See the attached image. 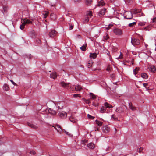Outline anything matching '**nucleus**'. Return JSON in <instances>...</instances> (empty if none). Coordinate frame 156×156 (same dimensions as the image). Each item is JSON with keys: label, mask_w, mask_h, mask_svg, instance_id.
I'll return each mask as SVG.
<instances>
[{"label": "nucleus", "mask_w": 156, "mask_h": 156, "mask_svg": "<svg viewBox=\"0 0 156 156\" xmlns=\"http://www.w3.org/2000/svg\"><path fill=\"white\" fill-rule=\"evenodd\" d=\"M3 10H4V12H5L7 11L8 9V7L6 6H3Z\"/></svg>", "instance_id": "39"}, {"label": "nucleus", "mask_w": 156, "mask_h": 156, "mask_svg": "<svg viewBox=\"0 0 156 156\" xmlns=\"http://www.w3.org/2000/svg\"><path fill=\"white\" fill-rule=\"evenodd\" d=\"M92 2V0H85V4L87 5H90Z\"/></svg>", "instance_id": "28"}, {"label": "nucleus", "mask_w": 156, "mask_h": 156, "mask_svg": "<svg viewBox=\"0 0 156 156\" xmlns=\"http://www.w3.org/2000/svg\"><path fill=\"white\" fill-rule=\"evenodd\" d=\"M90 98L93 99H94L96 98V97L95 95H94L92 93H90Z\"/></svg>", "instance_id": "31"}, {"label": "nucleus", "mask_w": 156, "mask_h": 156, "mask_svg": "<svg viewBox=\"0 0 156 156\" xmlns=\"http://www.w3.org/2000/svg\"><path fill=\"white\" fill-rule=\"evenodd\" d=\"M147 83H144L143 84V85L144 87H146L147 85Z\"/></svg>", "instance_id": "57"}, {"label": "nucleus", "mask_w": 156, "mask_h": 156, "mask_svg": "<svg viewBox=\"0 0 156 156\" xmlns=\"http://www.w3.org/2000/svg\"><path fill=\"white\" fill-rule=\"evenodd\" d=\"M73 96L74 97H80V94H74Z\"/></svg>", "instance_id": "44"}, {"label": "nucleus", "mask_w": 156, "mask_h": 156, "mask_svg": "<svg viewBox=\"0 0 156 156\" xmlns=\"http://www.w3.org/2000/svg\"><path fill=\"white\" fill-rule=\"evenodd\" d=\"M126 16L125 18H126L127 19H130L132 18L133 15L132 13L131 12H126Z\"/></svg>", "instance_id": "9"}, {"label": "nucleus", "mask_w": 156, "mask_h": 156, "mask_svg": "<svg viewBox=\"0 0 156 156\" xmlns=\"http://www.w3.org/2000/svg\"><path fill=\"white\" fill-rule=\"evenodd\" d=\"M69 119L70 121L73 123L76 122L77 121L76 118L72 115H71L70 116H69Z\"/></svg>", "instance_id": "11"}, {"label": "nucleus", "mask_w": 156, "mask_h": 156, "mask_svg": "<svg viewBox=\"0 0 156 156\" xmlns=\"http://www.w3.org/2000/svg\"><path fill=\"white\" fill-rule=\"evenodd\" d=\"M121 54H122V53H121V52H120V56L118 57V58H116L117 59H122V57L120 56L121 55Z\"/></svg>", "instance_id": "46"}, {"label": "nucleus", "mask_w": 156, "mask_h": 156, "mask_svg": "<svg viewBox=\"0 0 156 156\" xmlns=\"http://www.w3.org/2000/svg\"><path fill=\"white\" fill-rule=\"evenodd\" d=\"M95 122L96 124L99 126H101L103 125V122L99 120H96Z\"/></svg>", "instance_id": "24"}, {"label": "nucleus", "mask_w": 156, "mask_h": 156, "mask_svg": "<svg viewBox=\"0 0 156 156\" xmlns=\"http://www.w3.org/2000/svg\"><path fill=\"white\" fill-rule=\"evenodd\" d=\"M49 14V12L48 11H45L44 12L43 14V17L45 18L46 17L48 16Z\"/></svg>", "instance_id": "25"}, {"label": "nucleus", "mask_w": 156, "mask_h": 156, "mask_svg": "<svg viewBox=\"0 0 156 156\" xmlns=\"http://www.w3.org/2000/svg\"><path fill=\"white\" fill-rule=\"evenodd\" d=\"M140 11L139 10L137 11V10H133L132 11V12L134 14H136L138 12H140Z\"/></svg>", "instance_id": "37"}, {"label": "nucleus", "mask_w": 156, "mask_h": 156, "mask_svg": "<svg viewBox=\"0 0 156 156\" xmlns=\"http://www.w3.org/2000/svg\"><path fill=\"white\" fill-rule=\"evenodd\" d=\"M114 33L116 35L121 36L123 34L122 31L118 28H115L113 30Z\"/></svg>", "instance_id": "3"}, {"label": "nucleus", "mask_w": 156, "mask_h": 156, "mask_svg": "<svg viewBox=\"0 0 156 156\" xmlns=\"http://www.w3.org/2000/svg\"><path fill=\"white\" fill-rule=\"evenodd\" d=\"M136 69H133V73H134V72H136Z\"/></svg>", "instance_id": "59"}, {"label": "nucleus", "mask_w": 156, "mask_h": 156, "mask_svg": "<svg viewBox=\"0 0 156 156\" xmlns=\"http://www.w3.org/2000/svg\"><path fill=\"white\" fill-rule=\"evenodd\" d=\"M89 17H87L86 16L83 19L84 22L85 23H87L89 21Z\"/></svg>", "instance_id": "34"}, {"label": "nucleus", "mask_w": 156, "mask_h": 156, "mask_svg": "<svg viewBox=\"0 0 156 156\" xmlns=\"http://www.w3.org/2000/svg\"><path fill=\"white\" fill-rule=\"evenodd\" d=\"M106 11V9L105 8L102 9L98 13L99 16L100 17L103 16L105 14Z\"/></svg>", "instance_id": "10"}, {"label": "nucleus", "mask_w": 156, "mask_h": 156, "mask_svg": "<svg viewBox=\"0 0 156 156\" xmlns=\"http://www.w3.org/2000/svg\"><path fill=\"white\" fill-rule=\"evenodd\" d=\"M35 153V151H31L30 152V154H34Z\"/></svg>", "instance_id": "50"}, {"label": "nucleus", "mask_w": 156, "mask_h": 156, "mask_svg": "<svg viewBox=\"0 0 156 156\" xmlns=\"http://www.w3.org/2000/svg\"><path fill=\"white\" fill-rule=\"evenodd\" d=\"M145 46H146V47L148 46L147 44H145Z\"/></svg>", "instance_id": "64"}, {"label": "nucleus", "mask_w": 156, "mask_h": 156, "mask_svg": "<svg viewBox=\"0 0 156 156\" xmlns=\"http://www.w3.org/2000/svg\"><path fill=\"white\" fill-rule=\"evenodd\" d=\"M25 25L24 24H22L20 26V28L21 30H23L24 28Z\"/></svg>", "instance_id": "40"}, {"label": "nucleus", "mask_w": 156, "mask_h": 156, "mask_svg": "<svg viewBox=\"0 0 156 156\" xmlns=\"http://www.w3.org/2000/svg\"><path fill=\"white\" fill-rule=\"evenodd\" d=\"M87 143V141L86 140H83L82 141V143L84 145H86Z\"/></svg>", "instance_id": "51"}, {"label": "nucleus", "mask_w": 156, "mask_h": 156, "mask_svg": "<svg viewBox=\"0 0 156 156\" xmlns=\"http://www.w3.org/2000/svg\"><path fill=\"white\" fill-rule=\"evenodd\" d=\"M22 24H24L25 25V24H26V18H25L24 19L22 20H21Z\"/></svg>", "instance_id": "36"}, {"label": "nucleus", "mask_w": 156, "mask_h": 156, "mask_svg": "<svg viewBox=\"0 0 156 156\" xmlns=\"http://www.w3.org/2000/svg\"><path fill=\"white\" fill-rule=\"evenodd\" d=\"M86 46L87 45L86 44H83L82 46L80 47V48L82 51H85L86 49Z\"/></svg>", "instance_id": "29"}, {"label": "nucleus", "mask_w": 156, "mask_h": 156, "mask_svg": "<svg viewBox=\"0 0 156 156\" xmlns=\"http://www.w3.org/2000/svg\"><path fill=\"white\" fill-rule=\"evenodd\" d=\"M92 62L91 61H89L87 63V66L88 68H89L92 66Z\"/></svg>", "instance_id": "27"}, {"label": "nucleus", "mask_w": 156, "mask_h": 156, "mask_svg": "<svg viewBox=\"0 0 156 156\" xmlns=\"http://www.w3.org/2000/svg\"><path fill=\"white\" fill-rule=\"evenodd\" d=\"M142 150H143V148H139V153H141L142 151Z\"/></svg>", "instance_id": "53"}, {"label": "nucleus", "mask_w": 156, "mask_h": 156, "mask_svg": "<svg viewBox=\"0 0 156 156\" xmlns=\"http://www.w3.org/2000/svg\"><path fill=\"white\" fill-rule=\"evenodd\" d=\"M116 111L119 113H121L123 112V110L121 107H119L117 108L116 110Z\"/></svg>", "instance_id": "21"}, {"label": "nucleus", "mask_w": 156, "mask_h": 156, "mask_svg": "<svg viewBox=\"0 0 156 156\" xmlns=\"http://www.w3.org/2000/svg\"><path fill=\"white\" fill-rule=\"evenodd\" d=\"M70 112H68V113H67L65 112L62 111L59 113V115L61 118L63 119L66 117L67 114H70Z\"/></svg>", "instance_id": "6"}, {"label": "nucleus", "mask_w": 156, "mask_h": 156, "mask_svg": "<svg viewBox=\"0 0 156 156\" xmlns=\"http://www.w3.org/2000/svg\"><path fill=\"white\" fill-rule=\"evenodd\" d=\"M152 21L153 22H156V17L153 18V19Z\"/></svg>", "instance_id": "56"}, {"label": "nucleus", "mask_w": 156, "mask_h": 156, "mask_svg": "<svg viewBox=\"0 0 156 156\" xmlns=\"http://www.w3.org/2000/svg\"><path fill=\"white\" fill-rule=\"evenodd\" d=\"M148 69L151 72H155L156 70L155 67L153 65H150L148 67Z\"/></svg>", "instance_id": "14"}, {"label": "nucleus", "mask_w": 156, "mask_h": 156, "mask_svg": "<svg viewBox=\"0 0 156 156\" xmlns=\"http://www.w3.org/2000/svg\"><path fill=\"white\" fill-rule=\"evenodd\" d=\"M111 118L114 120H115L116 119V118L114 117V115H111Z\"/></svg>", "instance_id": "55"}, {"label": "nucleus", "mask_w": 156, "mask_h": 156, "mask_svg": "<svg viewBox=\"0 0 156 156\" xmlns=\"http://www.w3.org/2000/svg\"><path fill=\"white\" fill-rule=\"evenodd\" d=\"M136 22H133L131 23H129L128 25L129 27H133L136 25Z\"/></svg>", "instance_id": "33"}, {"label": "nucleus", "mask_w": 156, "mask_h": 156, "mask_svg": "<svg viewBox=\"0 0 156 156\" xmlns=\"http://www.w3.org/2000/svg\"><path fill=\"white\" fill-rule=\"evenodd\" d=\"M3 89L6 91H8L9 90V87L7 84H5L3 86Z\"/></svg>", "instance_id": "22"}, {"label": "nucleus", "mask_w": 156, "mask_h": 156, "mask_svg": "<svg viewBox=\"0 0 156 156\" xmlns=\"http://www.w3.org/2000/svg\"><path fill=\"white\" fill-rule=\"evenodd\" d=\"M80 0H74V1L75 2H76L78 1H80Z\"/></svg>", "instance_id": "60"}, {"label": "nucleus", "mask_w": 156, "mask_h": 156, "mask_svg": "<svg viewBox=\"0 0 156 156\" xmlns=\"http://www.w3.org/2000/svg\"><path fill=\"white\" fill-rule=\"evenodd\" d=\"M105 4L104 1L103 0H101L98 2L97 5L98 6H103Z\"/></svg>", "instance_id": "16"}, {"label": "nucleus", "mask_w": 156, "mask_h": 156, "mask_svg": "<svg viewBox=\"0 0 156 156\" xmlns=\"http://www.w3.org/2000/svg\"><path fill=\"white\" fill-rule=\"evenodd\" d=\"M97 57V54L95 53H91L90 55V57L91 58H95Z\"/></svg>", "instance_id": "26"}, {"label": "nucleus", "mask_w": 156, "mask_h": 156, "mask_svg": "<svg viewBox=\"0 0 156 156\" xmlns=\"http://www.w3.org/2000/svg\"><path fill=\"white\" fill-rule=\"evenodd\" d=\"M98 130V128H97L96 129H95V131H97V130Z\"/></svg>", "instance_id": "63"}, {"label": "nucleus", "mask_w": 156, "mask_h": 156, "mask_svg": "<svg viewBox=\"0 0 156 156\" xmlns=\"http://www.w3.org/2000/svg\"><path fill=\"white\" fill-rule=\"evenodd\" d=\"M10 81L14 85H16V83H15L12 80H10Z\"/></svg>", "instance_id": "48"}, {"label": "nucleus", "mask_w": 156, "mask_h": 156, "mask_svg": "<svg viewBox=\"0 0 156 156\" xmlns=\"http://www.w3.org/2000/svg\"><path fill=\"white\" fill-rule=\"evenodd\" d=\"M102 131L105 133H107L110 131V128L108 125H105L102 128Z\"/></svg>", "instance_id": "7"}, {"label": "nucleus", "mask_w": 156, "mask_h": 156, "mask_svg": "<svg viewBox=\"0 0 156 156\" xmlns=\"http://www.w3.org/2000/svg\"><path fill=\"white\" fill-rule=\"evenodd\" d=\"M141 76L144 79H146L147 78L148 76L146 73H143L141 74Z\"/></svg>", "instance_id": "30"}, {"label": "nucleus", "mask_w": 156, "mask_h": 156, "mask_svg": "<svg viewBox=\"0 0 156 156\" xmlns=\"http://www.w3.org/2000/svg\"><path fill=\"white\" fill-rule=\"evenodd\" d=\"M45 112H48L52 114L53 115H55L56 113V112L55 110L51 109L49 108H48L46 109Z\"/></svg>", "instance_id": "8"}, {"label": "nucleus", "mask_w": 156, "mask_h": 156, "mask_svg": "<svg viewBox=\"0 0 156 156\" xmlns=\"http://www.w3.org/2000/svg\"><path fill=\"white\" fill-rule=\"evenodd\" d=\"M32 23V22L31 21L26 19V24H31Z\"/></svg>", "instance_id": "45"}, {"label": "nucleus", "mask_w": 156, "mask_h": 156, "mask_svg": "<svg viewBox=\"0 0 156 156\" xmlns=\"http://www.w3.org/2000/svg\"><path fill=\"white\" fill-rule=\"evenodd\" d=\"M92 70L93 71H95V70H96V69H92Z\"/></svg>", "instance_id": "62"}, {"label": "nucleus", "mask_w": 156, "mask_h": 156, "mask_svg": "<svg viewBox=\"0 0 156 156\" xmlns=\"http://www.w3.org/2000/svg\"><path fill=\"white\" fill-rule=\"evenodd\" d=\"M28 126H30L31 127H32V128H35L34 127V126L32 124H30L29 123H28Z\"/></svg>", "instance_id": "49"}, {"label": "nucleus", "mask_w": 156, "mask_h": 156, "mask_svg": "<svg viewBox=\"0 0 156 156\" xmlns=\"http://www.w3.org/2000/svg\"><path fill=\"white\" fill-rule=\"evenodd\" d=\"M87 117L89 119H93L95 118L94 117L92 116L89 114L87 115Z\"/></svg>", "instance_id": "42"}, {"label": "nucleus", "mask_w": 156, "mask_h": 156, "mask_svg": "<svg viewBox=\"0 0 156 156\" xmlns=\"http://www.w3.org/2000/svg\"><path fill=\"white\" fill-rule=\"evenodd\" d=\"M106 111L105 108L104 106H102L100 109V112L101 113H104Z\"/></svg>", "instance_id": "35"}, {"label": "nucleus", "mask_w": 156, "mask_h": 156, "mask_svg": "<svg viewBox=\"0 0 156 156\" xmlns=\"http://www.w3.org/2000/svg\"><path fill=\"white\" fill-rule=\"evenodd\" d=\"M37 117L39 118L38 116H40L42 119H44L48 118L50 117L49 114L48 112H46V113H40L37 114Z\"/></svg>", "instance_id": "2"}, {"label": "nucleus", "mask_w": 156, "mask_h": 156, "mask_svg": "<svg viewBox=\"0 0 156 156\" xmlns=\"http://www.w3.org/2000/svg\"><path fill=\"white\" fill-rule=\"evenodd\" d=\"M146 23L144 22H140L139 23V25L140 26H142L145 25Z\"/></svg>", "instance_id": "38"}, {"label": "nucleus", "mask_w": 156, "mask_h": 156, "mask_svg": "<svg viewBox=\"0 0 156 156\" xmlns=\"http://www.w3.org/2000/svg\"><path fill=\"white\" fill-rule=\"evenodd\" d=\"M88 147L90 149H93L94 147V145L92 143H90L87 144Z\"/></svg>", "instance_id": "20"}, {"label": "nucleus", "mask_w": 156, "mask_h": 156, "mask_svg": "<svg viewBox=\"0 0 156 156\" xmlns=\"http://www.w3.org/2000/svg\"><path fill=\"white\" fill-rule=\"evenodd\" d=\"M104 39L106 40L109 38V36L108 34H107L104 37Z\"/></svg>", "instance_id": "47"}, {"label": "nucleus", "mask_w": 156, "mask_h": 156, "mask_svg": "<svg viewBox=\"0 0 156 156\" xmlns=\"http://www.w3.org/2000/svg\"><path fill=\"white\" fill-rule=\"evenodd\" d=\"M51 19L52 20H54L57 19V17L56 15L54 13H51L50 15Z\"/></svg>", "instance_id": "15"}, {"label": "nucleus", "mask_w": 156, "mask_h": 156, "mask_svg": "<svg viewBox=\"0 0 156 156\" xmlns=\"http://www.w3.org/2000/svg\"><path fill=\"white\" fill-rule=\"evenodd\" d=\"M129 108L131 109L132 110H134L135 109V107H133L131 103H129Z\"/></svg>", "instance_id": "32"}, {"label": "nucleus", "mask_w": 156, "mask_h": 156, "mask_svg": "<svg viewBox=\"0 0 156 156\" xmlns=\"http://www.w3.org/2000/svg\"><path fill=\"white\" fill-rule=\"evenodd\" d=\"M50 77L53 79H55L57 77V74L55 72H53L50 75Z\"/></svg>", "instance_id": "19"}, {"label": "nucleus", "mask_w": 156, "mask_h": 156, "mask_svg": "<svg viewBox=\"0 0 156 156\" xmlns=\"http://www.w3.org/2000/svg\"><path fill=\"white\" fill-rule=\"evenodd\" d=\"M111 70V67L110 65H108L107 68L106 69V70L108 71H110Z\"/></svg>", "instance_id": "41"}, {"label": "nucleus", "mask_w": 156, "mask_h": 156, "mask_svg": "<svg viewBox=\"0 0 156 156\" xmlns=\"http://www.w3.org/2000/svg\"><path fill=\"white\" fill-rule=\"evenodd\" d=\"M86 16L89 17V18H91L93 16L92 12L90 11H87Z\"/></svg>", "instance_id": "17"}, {"label": "nucleus", "mask_w": 156, "mask_h": 156, "mask_svg": "<svg viewBox=\"0 0 156 156\" xmlns=\"http://www.w3.org/2000/svg\"><path fill=\"white\" fill-rule=\"evenodd\" d=\"M73 26L72 25H71L70 26L69 29L70 30H72L73 29Z\"/></svg>", "instance_id": "58"}, {"label": "nucleus", "mask_w": 156, "mask_h": 156, "mask_svg": "<svg viewBox=\"0 0 156 156\" xmlns=\"http://www.w3.org/2000/svg\"><path fill=\"white\" fill-rule=\"evenodd\" d=\"M131 43L133 46L138 45L140 44V41L138 39L132 38H131Z\"/></svg>", "instance_id": "5"}, {"label": "nucleus", "mask_w": 156, "mask_h": 156, "mask_svg": "<svg viewBox=\"0 0 156 156\" xmlns=\"http://www.w3.org/2000/svg\"><path fill=\"white\" fill-rule=\"evenodd\" d=\"M86 103L89 104L90 103V101L89 99H88L86 100Z\"/></svg>", "instance_id": "52"}, {"label": "nucleus", "mask_w": 156, "mask_h": 156, "mask_svg": "<svg viewBox=\"0 0 156 156\" xmlns=\"http://www.w3.org/2000/svg\"><path fill=\"white\" fill-rule=\"evenodd\" d=\"M61 85L62 87L66 88H68L70 86L69 83H66L64 82H61Z\"/></svg>", "instance_id": "12"}, {"label": "nucleus", "mask_w": 156, "mask_h": 156, "mask_svg": "<svg viewBox=\"0 0 156 156\" xmlns=\"http://www.w3.org/2000/svg\"><path fill=\"white\" fill-rule=\"evenodd\" d=\"M149 28H150V26H147V27H145L144 28V30H148Z\"/></svg>", "instance_id": "54"}, {"label": "nucleus", "mask_w": 156, "mask_h": 156, "mask_svg": "<svg viewBox=\"0 0 156 156\" xmlns=\"http://www.w3.org/2000/svg\"><path fill=\"white\" fill-rule=\"evenodd\" d=\"M56 35V32L55 30H52L49 33V35L51 37H55Z\"/></svg>", "instance_id": "13"}, {"label": "nucleus", "mask_w": 156, "mask_h": 156, "mask_svg": "<svg viewBox=\"0 0 156 156\" xmlns=\"http://www.w3.org/2000/svg\"><path fill=\"white\" fill-rule=\"evenodd\" d=\"M104 106L105 108H113V106L109 104L107 102L104 103Z\"/></svg>", "instance_id": "18"}, {"label": "nucleus", "mask_w": 156, "mask_h": 156, "mask_svg": "<svg viewBox=\"0 0 156 156\" xmlns=\"http://www.w3.org/2000/svg\"><path fill=\"white\" fill-rule=\"evenodd\" d=\"M133 73L136 76V75L137 74V73L136 72H134V73Z\"/></svg>", "instance_id": "61"}, {"label": "nucleus", "mask_w": 156, "mask_h": 156, "mask_svg": "<svg viewBox=\"0 0 156 156\" xmlns=\"http://www.w3.org/2000/svg\"><path fill=\"white\" fill-rule=\"evenodd\" d=\"M55 129L57 131V132L59 133H63V132L66 131L65 130H63L60 127V126L58 125H56L55 126H53Z\"/></svg>", "instance_id": "4"}, {"label": "nucleus", "mask_w": 156, "mask_h": 156, "mask_svg": "<svg viewBox=\"0 0 156 156\" xmlns=\"http://www.w3.org/2000/svg\"><path fill=\"white\" fill-rule=\"evenodd\" d=\"M82 88L80 85H78L75 87V90L76 91H80Z\"/></svg>", "instance_id": "23"}, {"label": "nucleus", "mask_w": 156, "mask_h": 156, "mask_svg": "<svg viewBox=\"0 0 156 156\" xmlns=\"http://www.w3.org/2000/svg\"><path fill=\"white\" fill-rule=\"evenodd\" d=\"M53 104L58 109H62L65 105V103L63 101L57 102L53 103Z\"/></svg>", "instance_id": "1"}, {"label": "nucleus", "mask_w": 156, "mask_h": 156, "mask_svg": "<svg viewBox=\"0 0 156 156\" xmlns=\"http://www.w3.org/2000/svg\"><path fill=\"white\" fill-rule=\"evenodd\" d=\"M113 26L112 25L109 24L108 25V27H106L107 30H109L111 27Z\"/></svg>", "instance_id": "43"}]
</instances>
